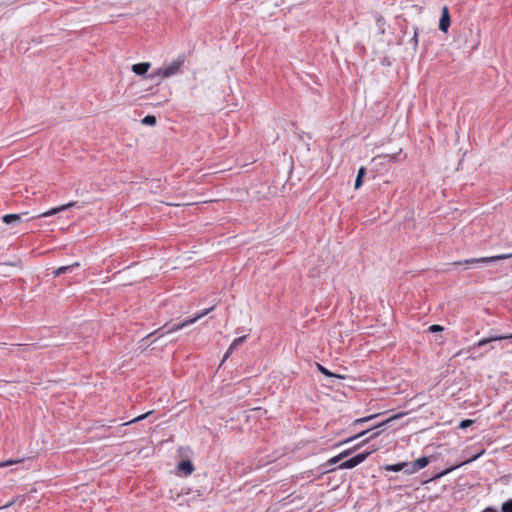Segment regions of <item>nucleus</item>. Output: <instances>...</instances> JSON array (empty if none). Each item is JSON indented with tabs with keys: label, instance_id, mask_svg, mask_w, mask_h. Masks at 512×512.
Listing matches in <instances>:
<instances>
[{
	"label": "nucleus",
	"instance_id": "nucleus-18",
	"mask_svg": "<svg viewBox=\"0 0 512 512\" xmlns=\"http://www.w3.org/2000/svg\"><path fill=\"white\" fill-rule=\"evenodd\" d=\"M318 370L325 376L327 377H335V378H342V376L340 375H337L335 373H332L330 372L327 368H325L324 366L318 364Z\"/></svg>",
	"mask_w": 512,
	"mask_h": 512
},
{
	"label": "nucleus",
	"instance_id": "nucleus-24",
	"mask_svg": "<svg viewBox=\"0 0 512 512\" xmlns=\"http://www.w3.org/2000/svg\"><path fill=\"white\" fill-rule=\"evenodd\" d=\"M374 417H376V415H370V416H367V417H363V418H359V419H356L354 421V425H358V424H361V423H364V422H367L371 419H373Z\"/></svg>",
	"mask_w": 512,
	"mask_h": 512
},
{
	"label": "nucleus",
	"instance_id": "nucleus-21",
	"mask_svg": "<svg viewBox=\"0 0 512 512\" xmlns=\"http://www.w3.org/2000/svg\"><path fill=\"white\" fill-rule=\"evenodd\" d=\"M502 512H512V499L507 500L502 504Z\"/></svg>",
	"mask_w": 512,
	"mask_h": 512
},
{
	"label": "nucleus",
	"instance_id": "nucleus-12",
	"mask_svg": "<svg viewBox=\"0 0 512 512\" xmlns=\"http://www.w3.org/2000/svg\"><path fill=\"white\" fill-rule=\"evenodd\" d=\"M386 471L399 472L404 471L406 473V469H408V462H400L397 464H388L384 467Z\"/></svg>",
	"mask_w": 512,
	"mask_h": 512
},
{
	"label": "nucleus",
	"instance_id": "nucleus-15",
	"mask_svg": "<svg viewBox=\"0 0 512 512\" xmlns=\"http://www.w3.org/2000/svg\"><path fill=\"white\" fill-rule=\"evenodd\" d=\"M2 221L6 224H14L21 221V215L19 214H6L2 217Z\"/></svg>",
	"mask_w": 512,
	"mask_h": 512
},
{
	"label": "nucleus",
	"instance_id": "nucleus-20",
	"mask_svg": "<svg viewBox=\"0 0 512 512\" xmlns=\"http://www.w3.org/2000/svg\"><path fill=\"white\" fill-rule=\"evenodd\" d=\"M151 413H152V411H149V412H147V413H145V414H142V415H140V416H137L136 418L132 419L131 421H128V422H125V423L121 424V426H127V425H130V424H132V423L139 422V421H141V420L145 419V418H146L149 414H151Z\"/></svg>",
	"mask_w": 512,
	"mask_h": 512
},
{
	"label": "nucleus",
	"instance_id": "nucleus-17",
	"mask_svg": "<svg viewBox=\"0 0 512 512\" xmlns=\"http://www.w3.org/2000/svg\"><path fill=\"white\" fill-rule=\"evenodd\" d=\"M167 324H165L163 327L159 328L158 330L154 331L153 333L149 334L146 338L143 339L146 340V339H149L151 337H153L154 335H157V337H155V340H158V338L162 337L163 335H161L163 332H165L167 330Z\"/></svg>",
	"mask_w": 512,
	"mask_h": 512
},
{
	"label": "nucleus",
	"instance_id": "nucleus-27",
	"mask_svg": "<svg viewBox=\"0 0 512 512\" xmlns=\"http://www.w3.org/2000/svg\"><path fill=\"white\" fill-rule=\"evenodd\" d=\"M481 512H499L497 508L495 507H492V506H489V507H486L483 511Z\"/></svg>",
	"mask_w": 512,
	"mask_h": 512
},
{
	"label": "nucleus",
	"instance_id": "nucleus-2",
	"mask_svg": "<svg viewBox=\"0 0 512 512\" xmlns=\"http://www.w3.org/2000/svg\"><path fill=\"white\" fill-rule=\"evenodd\" d=\"M510 257H512V253L511 254L495 255V256H490V257L471 258V259H466L463 261H457V262H454L453 264L454 265H465V268L468 269V268H470V266L472 264H487V263L496 262L498 260L508 259Z\"/></svg>",
	"mask_w": 512,
	"mask_h": 512
},
{
	"label": "nucleus",
	"instance_id": "nucleus-23",
	"mask_svg": "<svg viewBox=\"0 0 512 512\" xmlns=\"http://www.w3.org/2000/svg\"><path fill=\"white\" fill-rule=\"evenodd\" d=\"M20 462H21V460L0 461V468L7 467V466H10V465H14V464H17V463H20Z\"/></svg>",
	"mask_w": 512,
	"mask_h": 512
},
{
	"label": "nucleus",
	"instance_id": "nucleus-11",
	"mask_svg": "<svg viewBox=\"0 0 512 512\" xmlns=\"http://www.w3.org/2000/svg\"><path fill=\"white\" fill-rule=\"evenodd\" d=\"M151 64L149 62H141L132 65V71L139 76H144L148 72Z\"/></svg>",
	"mask_w": 512,
	"mask_h": 512
},
{
	"label": "nucleus",
	"instance_id": "nucleus-13",
	"mask_svg": "<svg viewBox=\"0 0 512 512\" xmlns=\"http://www.w3.org/2000/svg\"><path fill=\"white\" fill-rule=\"evenodd\" d=\"M178 469L180 471H183L186 475H189L193 472L194 470V466L192 464L191 461L189 460H184V461H181L179 464H178Z\"/></svg>",
	"mask_w": 512,
	"mask_h": 512
},
{
	"label": "nucleus",
	"instance_id": "nucleus-8",
	"mask_svg": "<svg viewBox=\"0 0 512 512\" xmlns=\"http://www.w3.org/2000/svg\"><path fill=\"white\" fill-rule=\"evenodd\" d=\"M449 26H450V15H449L448 8L446 6H444L442 8V15H441V18L439 21V29L442 32L446 33L448 31Z\"/></svg>",
	"mask_w": 512,
	"mask_h": 512
},
{
	"label": "nucleus",
	"instance_id": "nucleus-29",
	"mask_svg": "<svg viewBox=\"0 0 512 512\" xmlns=\"http://www.w3.org/2000/svg\"><path fill=\"white\" fill-rule=\"evenodd\" d=\"M14 503H15V499H14V500H12V501H10V502H8V503H7V504H5L4 506H1V507H0V510H1V509H3V508L10 507V506H12Z\"/></svg>",
	"mask_w": 512,
	"mask_h": 512
},
{
	"label": "nucleus",
	"instance_id": "nucleus-4",
	"mask_svg": "<svg viewBox=\"0 0 512 512\" xmlns=\"http://www.w3.org/2000/svg\"><path fill=\"white\" fill-rule=\"evenodd\" d=\"M370 454H371V452H369V451L359 453V454L351 457L350 459L341 462L338 465V468L339 469H352V468L358 466L359 464H361L362 462H364Z\"/></svg>",
	"mask_w": 512,
	"mask_h": 512
},
{
	"label": "nucleus",
	"instance_id": "nucleus-7",
	"mask_svg": "<svg viewBox=\"0 0 512 512\" xmlns=\"http://www.w3.org/2000/svg\"><path fill=\"white\" fill-rule=\"evenodd\" d=\"M429 462V458L423 456L413 462L408 463V469H406V474H414L418 472L419 470L425 468L429 464Z\"/></svg>",
	"mask_w": 512,
	"mask_h": 512
},
{
	"label": "nucleus",
	"instance_id": "nucleus-3",
	"mask_svg": "<svg viewBox=\"0 0 512 512\" xmlns=\"http://www.w3.org/2000/svg\"><path fill=\"white\" fill-rule=\"evenodd\" d=\"M214 309V307H210V308H207V309H204L203 311L197 313L194 317L192 318H189V319H186L178 324H174L173 326L169 327L165 332H163L161 335H165V334H169V333H173V332H176V331H179L189 325H192L194 324L196 321H198L199 319L203 318L205 315H207L210 311H212Z\"/></svg>",
	"mask_w": 512,
	"mask_h": 512
},
{
	"label": "nucleus",
	"instance_id": "nucleus-22",
	"mask_svg": "<svg viewBox=\"0 0 512 512\" xmlns=\"http://www.w3.org/2000/svg\"><path fill=\"white\" fill-rule=\"evenodd\" d=\"M443 330H444L443 326L437 325V324L431 325L428 328V331L431 332V333H437V332H441Z\"/></svg>",
	"mask_w": 512,
	"mask_h": 512
},
{
	"label": "nucleus",
	"instance_id": "nucleus-19",
	"mask_svg": "<svg viewBox=\"0 0 512 512\" xmlns=\"http://www.w3.org/2000/svg\"><path fill=\"white\" fill-rule=\"evenodd\" d=\"M142 124L153 126L156 124V117L153 115H147L141 120Z\"/></svg>",
	"mask_w": 512,
	"mask_h": 512
},
{
	"label": "nucleus",
	"instance_id": "nucleus-5",
	"mask_svg": "<svg viewBox=\"0 0 512 512\" xmlns=\"http://www.w3.org/2000/svg\"><path fill=\"white\" fill-rule=\"evenodd\" d=\"M508 338H512V334L511 335H490L489 337H485V338L479 340L478 342L474 343L469 348V350L470 351H474L477 348L485 346V345H487L489 343H492L494 341H500V340H504V339H508Z\"/></svg>",
	"mask_w": 512,
	"mask_h": 512
},
{
	"label": "nucleus",
	"instance_id": "nucleus-26",
	"mask_svg": "<svg viewBox=\"0 0 512 512\" xmlns=\"http://www.w3.org/2000/svg\"><path fill=\"white\" fill-rule=\"evenodd\" d=\"M472 420H469V419H465L463 421L460 422V428H466L468 426H470L472 424Z\"/></svg>",
	"mask_w": 512,
	"mask_h": 512
},
{
	"label": "nucleus",
	"instance_id": "nucleus-25",
	"mask_svg": "<svg viewBox=\"0 0 512 512\" xmlns=\"http://www.w3.org/2000/svg\"><path fill=\"white\" fill-rule=\"evenodd\" d=\"M369 431H370V429H367V430L361 431V432H359L357 435H355V436H353V437H350L349 439L345 440L344 442L346 443V442H349V441H351V440H353V439H356V438H358V437H360V436H363V435L367 434Z\"/></svg>",
	"mask_w": 512,
	"mask_h": 512
},
{
	"label": "nucleus",
	"instance_id": "nucleus-31",
	"mask_svg": "<svg viewBox=\"0 0 512 512\" xmlns=\"http://www.w3.org/2000/svg\"><path fill=\"white\" fill-rule=\"evenodd\" d=\"M479 455L473 457L470 461H473V460H476V458L478 457Z\"/></svg>",
	"mask_w": 512,
	"mask_h": 512
},
{
	"label": "nucleus",
	"instance_id": "nucleus-28",
	"mask_svg": "<svg viewBox=\"0 0 512 512\" xmlns=\"http://www.w3.org/2000/svg\"><path fill=\"white\" fill-rule=\"evenodd\" d=\"M417 36H418L417 29H415V32H414V35H413V38H412V41L414 42V47H416L417 44H418Z\"/></svg>",
	"mask_w": 512,
	"mask_h": 512
},
{
	"label": "nucleus",
	"instance_id": "nucleus-1",
	"mask_svg": "<svg viewBox=\"0 0 512 512\" xmlns=\"http://www.w3.org/2000/svg\"><path fill=\"white\" fill-rule=\"evenodd\" d=\"M185 63V55H178L171 63L166 66L160 67L154 70L152 73L148 74L147 78L155 79L161 78L166 79L172 76H175L181 72L182 66Z\"/></svg>",
	"mask_w": 512,
	"mask_h": 512
},
{
	"label": "nucleus",
	"instance_id": "nucleus-14",
	"mask_svg": "<svg viewBox=\"0 0 512 512\" xmlns=\"http://www.w3.org/2000/svg\"><path fill=\"white\" fill-rule=\"evenodd\" d=\"M247 336L244 335V336H240V337H237L235 338L231 345L229 346L228 348V351L226 352V355H225V358L228 356L229 353H231L232 351H234L239 345H241L245 340H246Z\"/></svg>",
	"mask_w": 512,
	"mask_h": 512
},
{
	"label": "nucleus",
	"instance_id": "nucleus-16",
	"mask_svg": "<svg viewBox=\"0 0 512 512\" xmlns=\"http://www.w3.org/2000/svg\"><path fill=\"white\" fill-rule=\"evenodd\" d=\"M366 174V168L364 166H361L358 170L357 177L355 180L354 187L355 189H359L362 185L363 177Z\"/></svg>",
	"mask_w": 512,
	"mask_h": 512
},
{
	"label": "nucleus",
	"instance_id": "nucleus-30",
	"mask_svg": "<svg viewBox=\"0 0 512 512\" xmlns=\"http://www.w3.org/2000/svg\"><path fill=\"white\" fill-rule=\"evenodd\" d=\"M378 435H379V432H375V433H373V434L370 436V438H375V437H376V436H378Z\"/></svg>",
	"mask_w": 512,
	"mask_h": 512
},
{
	"label": "nucleus",
	"instance_id": "nucleus-6",
	"mask_svg": "<svg viewBox=\"0 0 512 512\" xmlns=\"http://www.w3.org/2000/svg\"><path fill=\"white\" fill-rule=\"evenodd\" d=\"M351 453V450H345L343 452H341L340 454H338L337 456H334L332 458H330L329 460H327L325 463L322 464V468L324 470V472H331L333 471L335 468H333V466L337 463H339L342 459L346 458L348 455H350Z\"/></svg>",
	"mask_w": 512,
	"mask_h": 512
},
{
	"label": "nucleus",
	"instance_id": "nucleus-10",
	"mask_svg": "<svg viewBox=\"0 0 512 512\" xmlns=\"http://www.w3.org/2000/svg\"><path fill=\"white\" fill-rule=\"evenodd\" d=\"M80 267L79 262H75L71 265L61 266L53 271L54 277H58L64 273H72L76 268Z\"/></svg>",
	"mask_w": 512,
	"mask_h": 512
},
{
	"label": "nucleus",
	"instance_id": "nucleus-9",
	"mask_svg": "<svg viewBox=\"0 0 512 512\" xmlns=\"http://www.w3.org/2000/svg\"><path fill=\"white\" fill-rule=\"evenodd\" d=\"M75 206H78L77 202L71 201V202H69L67 204H64V205H61L59 207L52 208V209L42 213L41 216L42 217H49V216H52V215H54V214H56L58 212L65 211V210H67L69 208H72V207H75Z\"/></svg>",
	"mask_w": 512,
	"mask_h": 512
}]
</instances>
